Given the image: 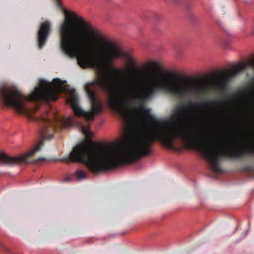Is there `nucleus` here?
Here are the masks:
<instances>
[{
    "label": "nucleus",
    "mask_w": 254,
    "mask_h": 254,
    "mask_svg": "<svg viewBox=\"0 0 254 254\" xmlns=\"http://www.w3.org/2000/svg\"><path fill=\"white\" fill-rule=\"evenodd\" d=\"M253 33L254 34V29L253 30Z\"/></svg>",
    "instance_id": "14"
},
{
    "label": "nucleus",
    "mask_w": 254,
    "mask_h": 254,
    "mask_svg": "<svg viewBox=\"0 0 254 254\" xmlns=\"http://www.w3.org/2000/svg\"><path fill=\"white\" fill-rule=\"evenodd\" d=\"M57 0V4H58V7L60 8H62L63 6H62V2H61L60 0Z\"/></svg>",
    "instance_id": "12"
},
{
    "label": "nucleus",
    "mask_w": 254,
    "mask_h": 254,
    "mask_svg": "<svg viewBox=\"0 0 254 254\" xmlns=\"http://www.w3.org/2000/svg\"><path fill=\"white\" fill-rule=\"evenodd\" d=\"M76 176L78 180H82L87 177V174L81 170H77L76 171Z\"/></svg>",
    "instance_id": "9"
},
{
    "label": "nucleus",
    "mask_w": 254,
    "mask_h": 254,
    "mask_svg": "<svg viewBox=\"0 0 254 254\" xmlns=\"http://www.w3.org/2000/svg\"><path fill=\"white\" fill-rule=\"evenodd\" d=\"M128 73V86H124V89L131 93L133 101L140 103L139 108H134L136 112L141 113L144 119L150 122V126L136 134L133 141L116 144L113 146L96 145L92 141L93 133L88 127L80 125L81 131L86 138L85 142L76 145L68 156L63 158V161L77 162L84 164L94 174L112 170L127 165L149 155L152 146L156 141H160L166 147L174 148V142L179 138L189 147L199 151L210 163L212 170L221 173L219 164L223 158L239 159V147L229 140L225 142L223 146L216 149V144L212 137L206 132L194 126H177L170 124L169 122L157 119L150 113L143 103L134 99L137 92H142L148 86L158 83L154 74L149 76V82L139 88L138 82L134 74Z\"/></svg>",
    "instance_id": "1"
},
{
    "label": "nucleus",
    "mask_w": 254,
    "mask_h": 254,
    "mask_svg": "<svg viewBox=\"0 0 254 254\" xmlns=\"http://www.w3.org/2000/svg\"><path fill=\"white\" fill-rule=\"evenodd\" d=\"M51 31V23L47 21L41 23L38 31V43L39 48L45 45Z\"/></svg>",
    "instance_id": "5"
},
{
    "label": "nucleus",
    "mask_w": 254,
    "mask_h": 254,
    "mask_svg": "<svg viewBox=\"0 0 254 254\" xmlns=\"http://www.w3.org/2000/svg\"><path fill=\"white\" fill-rule=\"evenodd\" d=\"M60 44L63 53L70 58H76L83 68L100 69L103 66L108 71L100 74L97 79L86 83L85 91L90 102L91 109L83 111L79 105V99L74 90L69 94L67 102L74 114L92 121L102 110V105L96 95L95 86L101 89L108 97L109 105L126 122L130 120V113L127 94L118 90L122 70L113 65L114 60L125 57L129 64L137 68L134 58L125 54L115 43L105 37L92 24L73 12H68L61 24Z\"/></svg>",
    "instance_id": "2"
},
{
    "label": "nucleus",
    "mask_w": 254,
    "mask_h": 254,
    "mask_svg": "<svg viewBox=\"0 0 254 254\" xmlns=\"http://www.w3.org/2000/svg\"><path fill=\"white\" fill-rule=\"evenodd\" d=\"M222 103L221 101L216 100L204 101L200 104L193 103L195 106L200 105L208 109L209 113H212L215 115H219L221 112L220 110V105Z\"/></svg>",
    "instance_id": "6"
},
{
    "label": "nucleus",
    "mask_w": 254,
    "mask_h": 254,
    "mask_svg": "<svg viewBox=\"0 0 254 254\" xmlns=\"http://www.w3.org/2000/svg\"><path fill=\"white\" fill-rule=\"evenodd\" d=\"M186 109V106L181 105L175 111V115L179 118H183L185 117L184 110Z\"/></svg>",
    "instance_id": "7"
},
{
    "label": "nucleus",
    "mask_w": 254,
    "mask_h": 254,
    "mask_svg": "<svg viewBox=\"0 0 254 254\" xmlns=\"http://www.w3.org/2000/svg\"><path fill=\"white\" fill-rule=\"evenodd\" d=\"M247 91L246 90H243L239 92V95H241L242 94H245Z\"/></svg>",
    "instance_id": "13"
},
{
    "label": "nucleus",
    "mask_w": 254,
    "mask_h": 254,
    "mask_svg": "<svg viewBox=\"0 0 254 254\" xmlns=\"http://www.w3.org/2000/svg\"><path fill=\"white\" fill-rule=\"evenodd\" d=\"M46 161V159L44 158L40 157L39 158L35 160L36 163H38L39 161Z\"/></svg>",
    "instance_id": "11"
},
{
    "label": "nucleus",
    "mask_w": 254,
    "mask_h": 254,
    "mask_svg": "<svg viewBox=\"0 0 254 254\" xmlns=\"http://www.w3.org/2000/svg\"><path fill=\"white\" fill-rule=\"evenodd\" d=\"M148 65L149 67H152L156 70H159L161 68L160 64L154 61H149L148 62Z\"/></svg>",
    "instance_id": "8"
},
{
    "label": "nucleus",
    "mask_w": 254,
    "mask_h": 254,
    "mask_svg": "<svg viewBox=\"0 0 254 254\" xmlns=\"http://www.w3.org/2000/svg\"><path fill=\"white\" fill-rule=\"evenodd\" d=\"M250 94L252 96L251 100H247V103L249 106H254V88H253L252 90H249Z\"/></svg>",
    "instance_id": "10"
},
{
    "label": "nucleus",
    "mask_w": 254,
    "mask_h": 254,
    "mask_svg": "<svg viewBox=\"0 0 254 254\" xmlns=\"http://www.w3.org/2000/svg\"><path fill=\"white\" fill-rule=\"evenodd\" d=\"M167 78L163 82L154 83L142 92H137L134 99L142 103L151 99L159 91H163L176 99L187 97H198L207 90V87L198 83H190L186 77H181L170 72L166 73Z\"/></svg>",
    "instance_id": "3"
},
{
    "label": "nucleus",
    "mask_w": 254,
    "mask_h": 254,
    "mask_svg": "<svg viewBox=\"0 0 254 254\" xmlns=\"http://www.w3.org/2000/svg\"><path fill=\"white\" fill-rule=\"evenodd\" d=\"M249 66L254 69V58L250 63L239 64L235 65L228 72H224L222 76L216 82L217 88L222 93L226 91L229 87L231 80L241 72L247 69Z\"/></svg>",
    "instance_id": "4"
}]
</instances>
